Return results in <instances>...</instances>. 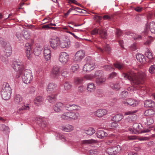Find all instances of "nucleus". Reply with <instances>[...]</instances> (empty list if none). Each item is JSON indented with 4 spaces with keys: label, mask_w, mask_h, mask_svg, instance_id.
<instances>
[{
    "label": "nucleus",
    "mask_w": 155,
    "mask_h": 155,
    "mask_svg": "<svg viewBox=\"0 0 155 155\" xmlns=\"http://www.w3.org/2000/svg\"><path fill=\"white\" fill-rule=\"evenodd\" d=\"M118 76V74L116 72H113L109 75L108 78L113 79L115 77Z\"/></svg>",
    "instance_id": "3c124183"
},
{
    "label": "nucleus",
    "mask_w": 155,
    "mask_h": 155,
    "mask_svg": "<svg viewBox=\"0 0 155 155\" xmlns=\"http://www.w3.org/2000/svg\"><path fill=\"white\" fill-rule=\"evenodd\" d=\"M79 68V66L77 64H75L72 66L71 68V70L74 72L77 71Z\"/></svg>",
    "instance_id": "864d4df0"
},
{
    "label": "nucleus",
    "mask_w": 155,
    "mask_h": 155,
    "mask_svg": "<svg viewBox=\"0 0 155 155\" xmlns=\"http://www.w3.org/2000/svg\"><path fill=\"white\" fill-rule=\"evenodd\" d=\"M16 104H21L23 103V98L18 94H17L15 96L14 99Z\"/></svg>",
    "instance_id": "a878e982"
},
{
    "label": "nucleus",
    "mask_w": 155,
    "mask_h": 155,
    "mask_svg": "<svg viewBox=\"0 0 155 155\" xmlns=\"http://www.w3.org/2000/svg\"><path fill=\"white\" fill-rule=\"evenodd\" d=\"M28 90H29L28 94H33L35 91V88L33 86L30 87Z\"/></svg>",
    "instance_id": "bf43d9fd"
},
{
    "label": "nucleus",
    "mask_w": 155,
    "mask_h": 155,
    "mask_svg": "<svg viewBox=\"0 0 155 155\" xmlns=\"http://www.w3.org/2000/svg\"><path fill=\"white\" fill-rule=\"evenodd\" d=\"M72 104H66L65 105H64V110H69V109H71Z\"/></svg>",
    "instance_id": "69168bd1"
},
{
    "label": "nucleus",
    "mask_w": 155,
    "mask_h": 155,
    "mask_svg": "<svg viewBox=\"0 0 155 155\" xmlns=\"http://www.w3.org/2000/svg\"><path fill=\"white\" fill-rule=\"evenodd\" d=\"M4 49V52L6 56H10L12 53V48L10 45H8L5 47Z\"/></svg>",
    "instance_id": "b1692460"
},
{
    "label": "nucleus",
    "mask_w": 155,
    "mask_h": 155,
    "mask_svg": "<svg viewBox=\"0 0 155 155\" xmlns=\"http://www.w3.org/2000/svg\"><path fill=\"white\" fill-rule=\"evenodd\" d=\"M104 70L107 71H112L114 70V68L110 65H106L103 67Z\"/></svg>",
    "instance_id": "de8ad7c7"
},
{
    "label": "nucleus",
    "mask_w": 155,
    "mask_h": 155,
    "mask_svg": "<svg viewBox=\"0 0 155 155\" xmlns=\"http://www.w3.org/2000/svg\"><path fill=\"white\" fill-rule=\"evenodd\" d=\"M107 113L105 109H99L94 113V114L97 117H101L106 114Z\"/></svg>",
    "instance_id": "aec40b11"
},
{
    "label": "nucleus",
    "mask_w": 155,
    "mask_h": 155,
    "mask_svg": "<svg viewBox=\"0 0 155 155\" xmlns=\"http://www.w3.org/2000/svg\"><path fill=\"white\" fill-rule=\"evenodd\" d=\"M12 67L15 70L18 71L19 74H21L22 72L25 69L24 63L22 61H14L13 63Z\"/></svg>",
    "instance_id": "20e7f679"
},
{
    "label": "nucleus",
    "mask_w": 155,
    "mask_h": 155,
    "mask_svg": "<svg viewBox=\"0 0 155 155\" xmlns=\"http://www.w3.org/2000/svg\"><path fill=\"white\" fill-rule=\"evenodd\" d=\"M42 49L43 48L41 47H37L34 50V54L36 56H38L41 54Z\"/></svg>",
    "instance_id": "473e14b6"
},
{
    "label": "nucleus",
    "mask_w": 155,
    "mask_h": 155,
    "mask_svg": "<svg viewBox=\"0 0 155 155\" xmlns=\"http://www.w3.org/2000/svg\"><path fill=\"white\" fill-rule=\"evenodd\" d=\"M57 95V94H55L54 95L48 96L47 97V99L50 103H52L55 101Z\"/></svg>",
    "instance_id": "37998d69"
},
{
    "label": "nucleus",
    "mask_w": 155,
    "mask_h": 155,
    "mask_svg": "<svg viewBox=\"0 0 155 155\" xmlns=\"http://www.w3.org/2000/svg\"><path fill=\"white\" fill-rule=\"evenodd\" d=\"M72 84L69 82H66L64 84V89L66 91L70 90L72 87Z\"/></svg>",
    "instance_id": "e433bc0d"
},
{
    "label": "nucleus",
    "mask_w": 155,
    "mask_h": 155,
    "mask_svg": "<svg viewBox=\"0 0 155 155\" xmlns=\"http://www.w3.org/2000/svg\"><path fill=\"white\" fill-rule=\"evenodd\" d=\"M85 55L84 52L82 50H80L77 52L74 57V60L78 62L80 61L84 57Z\"/></svg>",
    "instance_id": "1a4fd4ad"
},
{
    "label": "nucleus",
    "mask_w": 155,
    "mask_h": 155,
    "mask_svg": "<svg viewBox=\"0 0 155 155\" xmlns=\"http://www.w3.org/2000/svg\"><path fill=\"white\" fill-rule=\"evenodd\" d=\"M117 124L116 123V122L114 121L112 123H111L110 125V126L112 128H114L117 127Z\"/></svg>",
    "instance_id": "774afa93"
},
{
    "label": "nucleus",
    "mask_w": 155,
    "mask_h": 155,
    "mask_svg": "<svg viewBox=\"0 0 155 155\" xmlns=\"http://www.w3.org/2000/svg\"><path fill=\"white\" fill-rule=\"evenodd\" d=\"M71 109H69V110H79L80 109V107L75 104H72L71 106Z\"/></svg>",
    "instance_id": "8fccbe9b"
},
{
    "label": "nucleus",
    "mask_w": 155,
    "mask_h": 155,
    "mask_svg": "<svg viewBox=\"0 0 155 155\" xmlns=\"http://www.w3.org/2000/svg\"><path fill=\"white\" fill-rule=\"evenodd\" d=\"M74 127L70 125H68L62 127V130L66 132H70L74 130Z\"/></svg>",
    "instance_id": "7c9ffc66"
},
{
    "label": "nucleus",
    "mask_w": 155,
    "mask_h": 155,
    "mask_svg": "<svg viewBox=\"0 0 155 155\" xmlns=\"http://www.w3.org/2000/svg\"><path fill=\"white\" fill-rule=\"evenodd\" d=\"M11 94L12 89L9 84L6 83L5 86L2 87L1 91L2 98L5 100H8L10 98Z\"/></svg>",
    "instance_id": "7ed1b4c3"
},
{
    "label": "nucleus",
    "mask_w": 155,
    "mask_h": 155,
    "mask_svg": "<svg viewBox=\"0 0 155 155\" xmlns=\"http://www.w3.org/2000/svg\"><path fill=\"white\" fill-rule=\"evenodd\" d=\"M22 34L24 38L26 40L29 39L31 38L30 32L24 30L22 31Z\"/></svg>",
    "instance_id": "f704fd0d"
},
{
    "label": "nucleus",
    "mask_w": 155,
    "mask_h": 155,
    "mask_svg": "<svg viewBox=\"0 0 155 155\" xmlns=\"http://www.w3.org/2000/svg\"><path fill=\"white\" fill-rule=\"evenodd\" d=\"M89 152L91 155H96L98 153L97 150L96 149L91 150L89 151Z\"/></svg>",
    "instance_id": "5fc2aeb1"
},
{
    "label": "nucleus",
    "mask_w": 155,
    "mask_h": 155,
    "mask_svg": "<svg viewBox=\"0 0 155 155\" xmlns=\"http://www.w3.org/2000/svg\"><path fill=\"white\" fill-rule=\"evenodd\" d=\"M153 40V38L150 36H149L147 37V41L144 43V44L146 45H149Z\"/></svg>",
    "instance_id": "a18cd8bd"
},
{
    "label": "nucleus",
    "mask_w": 155,
    "mask_h": 155,
    "mask_svg": "<svg viewBox=\"0 0 155 155\" xmlns=\"http://www.w3.org/2000/svg\"><path fill=\"white\" fill-rule=\"evenodd\" d=\"M26 52L27 57L28 59H29L32 57V52L31 51V50H30L29 48H28V50H26Z\"/></svg>",
    "instance_id": "49530a36"
},
{
    "label": "nucleus",
    "mask_w": 155,
    "mask_h": 155,
    "mask_svg": "<svg viewBox=\"0 0 155 155\" xmlns=\"http://www.w3.org/2000/svg\"><path fill=\"white\" fill-rule=\"evenodd\" d=\"M136 58L138 61L141 63H145L146 62L145 57L143 54H138L136 55Z\"/></svg>",
    "instance_id": "bb28decb"
},
{
    "label": "nucleus",
    "mask_w": 155,
    "mask_h": 155,
    "mask_svg": "<svg viewBox=\"0 0 155 155\" xmlns=\"http://www.w3.org/2000/svg\"><path fill=\"white\" fill-rule=\"evenodd\" d=\"M145 76H146V75L145 74ZM146 76L144 77L142 80H141V83L138 84H131L133 85H137L136 86V87H137V89H138V90H140V94H141L142 95H144L145 94L147 93V91L145 90V89L144 88H142V86H140V85L141 84L143 83V81L144 78H145Z\"/></svg>",
    "instance_id": "412c9836"
},
{
    "label": "nucleus",
    "mask_w": 155,
    "mask_h": 155,
    "mask_svg": "<svg viewBox=\"0 0 155 155\" xmlns=\"http://www.w3.org/2000/svg\"><path fill=\"white\" fill-rule=\"evenodd\" d=\"M122 76L125 79L129 80L131 84H138L141 83V80L145 76V73L141 71L137 73L131 71L127 73H123Z\"/></svg>",
    "instance_id": "f257e3e1"
},
{
    "label": "nucleus",
    "mask_w": 155,
    "mask_h": 155,
    "mask_svg": "<svg viewBox=\"0 0 155 155\" xmlns=\"http://www.w3.org/2000/svg\"><path fill=\"white\" fill-rule=\"evenodd\" d=\"M95 63L93 61H88L83 68V71L86 72H90L96 68Z\"/></svg>",
    "instance_id": "0eeeda50"
},
{
    "label": "nucleus",
    "mask_w": 155,
    "mask_h": 155,
    "mask_svg": "<svg viewBox=\"0 0 155 155\" xmlns=\"http://www.w3.org/2000/svg\"><path fill=\"white\" fill-rule=\"evenodd\" d=\"M91 33L94 35L98 34L101 38L104 39L106 38L107 37L106 31L101 28H95L92 31Z\"/></svg>",
    "instance_id": "423d86ee"
},
{
    "label": "nucleus",
    "mask_w": 155,
    "mask_h": 155,
    "mask_svg": "<svg viewBox=\"0 0 155 155\" xmlns=\"http://www.w3.org/2000/svg\"><path fill=\"white\" fill-rule=\"evenodd\" d=\"M70 44V41L69 40H67L61 41L60 40L59 47L61 48H67L69 47Z\"/></svg>",
    "instance_id": "6ab92c4d"
},
{
    "label": "nucleus",
    "mask_w": 155,
    "mask_h": 155,
    "mask_svg": "<svg viewBox=\"0 0 155 155\" xmlns=\"http://www.w3.org/2000/svg\"><path fill=\"white\" fill-rule=\"evenodd\" d=\"M16 36L18 39L20 41L22 42L23 41V37L22 34L21 35L20 33L17 32Z\"/></svg>",
    "instance_id": "603ef678"
},
{
    "label": "nucleus",
    "mask_w": 155,
    "mask_h": 155,
    "mask_svg": "<svg viewBox=\"0 0 155 155\" xmlns=\"http://www.w3.org/2000/svg\"><path fill=\"white\" fill-rule=\"evenodd\" d=\"M115 33L117 37L119 38L121 36L122 33L120 30L117 29L116 30Z\"/></svg>",
    "instance_id": "13d9d810"
},
{
    "label": "nucleus",
    "mask_w": 155,
    "mask_h": 155,
    "mask_svg": "<svg viewBox=\"0 0 155 155\" xmlns=\"http://www.w3.org/2000/svg\"><path fill=\"white\" fill-rule=\"evenodd\" d=\"M149 71L151 74L155 73V64L151 65L149 69Z\"/></svg>",
    "instance_id": "6e6d98bb"
},
{
    "label": "nucleus",
    "mask_w": 155,
    "mask_h": 155,
    "mask_svg": "<svg viewBox=\"0 0 155 155\" xmlns=\"http://www.w3.org/2000/svg\"><path fill=\"white\" fill-rule=\"evenodd\" d=\"M69 121L72 120H76L79 116V114L78 112H69Z\"/></svg>",
    "instance_id": "393cba45"
},
{
    "label": "nucleus",
    "mask_w": 155,
    "mask_h": 155,
    "mask_svg": "<svg viewBox=\"0 0 155 155\" xmlns=\"http://www.w3.org/2000/svg\"><path fill=\"white\" fill-rule=\"evenodd\" d=\"M96 134L99 138H102L107 135V134L102 130H98Z\"/></svg>",
    "instance_id": "c85d7f7f"
},
{
    "label": "nucleus",
    "mask_w": 155,
    "mask_h": 155,
    "mask_svg": "<svg viewBox=\"0 0 155 155\" xmlns=\"http://www.w3.org/2000/svg\"><path fill=\"white\" fill-rule=\"evenodd\" d=\"M147 122L146 124L147 125H149L152 124L154 122V120L151 118H148L147 119Z\"/></svg>",
    "instance_id": "4d7b16f0"
},
{
    "label": "nucleus",
    "mask_w": 155,
    "mask_h": 155,
    "mask_svg": "<svg viewBox=\"0 0 155 155\" xmlns=\"http://www.w3.org/2000/svg\"><path fill=\"white\" fill-rule=\"evenodd\" d=\"M137 110H135L133 111H128L125 113L124 115L125 116L127 115H132L136 112H137Z\"/></svg>",
    "instance_id": "680f3d73"
},
{
    "label": "nucleus",
    "mask_w": 155,
    "mask_h": 155,
    "mask_svg": "<svg viewBox=\"0 0 155 155\" xmlns=\"http://www.w3.org/2000/svg\"><path fill=\"white\" fill-rule=\"evenodd\" d=\"M83 144H93L96 143L97 141L95 140L91 139L90 140H84L82 141Z\"/></svg>",
    "instance_id": "72a5a7b5"
},
{
    "label": "nucleus",
    "mask_w": 155,
    "mask_h": 155,
    "mask_svg": "<svg viewBox=\"0 0 155 155\" xmlns=\"http://www.w3.org/2000/svg\"><path fill=\"white\" fill-rule=\"evenodd\" d=\"M123 117V116L122 115L118 114L114 116L112 118V120L113 121L115 122H118L122 119Z\"/></svg>",
    "instance_id": "2f4dec72"
},
{
    "label": "nucleus",
    "mask_w": 155,
    "mask_h": 155,
    "mask_svg": "<svg viewBox=\"0 0 155 155\" xmlns=\"http://www.w3.org/2000/svg\"><path fill=\"white\" fill-rule=\"evenodd\" d=\"M57 85L54 83H49L47 86L46 91L49 93H54L56 91Z\"/></svg>",
    "instance_id": "4468645a"
},
{
    "label": "nucleus",
    "mask_w": 155,
    "mask_h": 155,
    "mask_svg": "<svg viewBox=\"0 0 155 155\" xmlns=\"http://www.w3.org/2000/svg\"><path fill=\"white\" fill-rule=\"evenodd\" d=\"M60 74V68L58 66H54L51 73V76L54 78H57Z\"/></svg>",
    "instance_id": "f3484780"
},
{
    "label": "nucleus",
    "mask_w": 155,
    "mask_h": 155,
    "mask_svg": "<svg viewBox=\"0 0 155 155\" xmlns=\"http://www.w3.org/2000/svg\"><path fill=\"white\" fill-rule=\"evenodd\" d=\"M44 55L46 61L50 60L51 57V51L49 46L45 45L44 47Z\"/></svg>",
    "instance_id": "6e6552de"
},
{
    "label": "nucleus",
    "mask_w": 155,
    "mask_h": 155,
    "mask_svg": "<svg viewBox=\"0 0 155 155\" xmlns=\"http://www.w3.org/2000/svg\"><path fill=\"white\" fill-rule=\"evenodd\" d=\"M144 105L146 108L155 107V102L151 100H147L144 101Z\"/></svg>",
    "instance_id": "5701e85b"
},
{
    "label": "nucleus",
    "mask_w": 155,
    "mask_h": 155,
    "mask_svg": "<svg viewBox=\"0 0 155 155\" xmlns=\"http://www.w3.org/2000/svg\"><path fill=\"white\" fill-rule=\"evenodd\" d=\"M121 150V148L119 146H117L113 147L108 148L107 152L110 155H114L117 153Z\"/></svg>",
    "instance_id": "f8f14e48"
},
{
    "label": "nucleus",
    "mask_w": 155,
    "mask_h": 155,
    "mask_svg": "<svg viewBox=\"0 0 155 155\" xmlns=\"http://www.w3.org/2000/svg\"><path fill=\"white\" fill-rule=\"evenodd\" d=\"M145 54L147 58L151 59L153 58V56L152 53L149 51H147L145 53Z\"/></svg>",
    "instance_id": "09e8293b"
},
{
    "label": "nucleus",
    "mask_w": 155,
    "mask_h": 155,
    "mask_svg": "<svg viewBox=\"0 0 155 155\" xmlns=\"http://www.w3.org/2000/svg\"><path fill=\"white\" fill-rule=\"evenodd\" d=\"M110 86L112 89L116 91L119 90L121 87L120 86L119 83H116L114 84L111 83L110 84Z\"/></svg>",
    "instance_id": "4c0bfd02"
},
{
    "label": "nucleus",
    "mask_w": 155,
    "mask_h": 155,
    "mask_svg": "<svg viewBox=\"0 0 155 155\" xmlns=\"http://www.w3.org/2000/svg\"><path fill=\"white\" fill-rule=\"evenodd\" d=\"M123 103L125 104L129 105L133 107L137 106L138 104V101L132 99H128L126 101H123Z\"/></svg>",
    "instance_id": "dca6fc26"
},
{
    "label": "nucleus",
    "mask_w": 155,
    "mask_h": 155,
    "mask_svg": "<svg viewBox=\"0 0 155 155\" xmlns=\"http://www.w3.org/2000/svg\"><path fill=\"white\" fill-rule=\"evenodd\" d=\"M102 72L100 76H98V77L95 80L96 84L98 85H101L103 84L105 82L106 80V78L105 77L101 76Z\"/></svg>",
    "instance_id": "4be33fe9"
},
{
    "label": "nucleus",
    "mask_w": 155,
    "mask_h": 155,
    "mask_svg": "<svg viewBox=\"0 0 155 155\" xmlns=\"http://www.w3.org/2000/svg\"><path fill=\"white\" fill-rule=\"evenodd\" d=\"M60 39L58 37L51 38L50 41L51 46L54 49H56L59 48Z\"/></svg>",
    "instance_id": "9b49d317"
},
{
    "label": "nucleus",
    "mask_w": 155,
    "mask_h": 155,
    "mask_svg": "<svg viewBox=\"0 0 155 155\" xmlns=\"http://www.w3.org/2000/svg\"><path fill=\"white\" fill-rule=\"evenodd\" d=\"M69 71L67 69H63L61 71V75L64 78L68 77L69 75Z\"/></svg>",
    "instance_id": "c03bdc74"
},
{
    "label": "nucleus",
    "mask_w": 155,
    "mask_h": 155,
    "mask_svg": "<svg viewBox=\"0 0 155 155\" xmlns=\"http://www.w3.org/2000/svg\"><path fill=\"white\" fill-rule=\"evenodd\" d=\"M30 107L29 104H27L26 105L22 106V107L19 109V110H28L30 109Z\"/></svg>",
    "instance_id": "052dcab7"
},
{
    "label": "nucleus",
    "mask_w": 155,
    "mask_h": 155,
    "mask_svg": "<svg viewBox=\"0 0 155 155\" xmlns=\"http://www.w3.org/2000/svg\"><path fill=\"white\" fill-rule=\"evenodd\" d=\"M20 76H21L23 82L27 84L30 83L33 78L31 71L28 69H25L22 72L21 74L17 75L15 76V78H18Z\"/></svg>",
    "instance_id": "f03ea898"
},
{
    "label": "nucleus",
    "mask_w": 155,
    "mask_h": 155,
    "mask_svg": "<svg viewBox=\"0 0 155 155\" xmlns=\"http://www.w3.org/2000/svg\"><path fill=\"white\" fill-rule=\"evenodd\" d=\"M130 49L132 51H134L137 49L136 45L135 43H134L130 46Z\"/></svg>",
    "instance_id": "338daca9"
},
{
    "label": "nucleus",
    "mask_w": 155,
    "mask_h": 155,
    "mask_svg": "<svg viewBox=\"0 0 155 155\" xmlns=\"http://www.w3.org/2000/svg\"><path fill=\"white\" fill-rule=\"evenodd\" d=\"M96 47L97 49V50L101 52L102 53L104 51H105L108 53H109L111 51V49L109 45L107 44H106L104 46V49H102L101 48L98 46H96Z\"/></svg>",
    "instance_id": "a211bd4d"
},
{
    "label": "nucleus",
    "mask_w": 155,
    "mask_h": 155,
    "mask_svg": "<svg viewBox=\"0 0 155 155\" xmlns=\"http://www.w3.org/2000/svg\"><path fill=\"white\" fill-rule=\"evenodd\" d=\"M136 137L134 136H128L127 140H133L136 139Z\"/></svg>",
    "instance_id": "e2e57ef3"
},
{
    "label": "nucleus",
    "mask_w": 155,
    "mask_h": 155,
    "mask_svg": "<svg viewBox=\"0 0 155 155\" xmlns=\"http://www.w3.org/2000/svg\"><path fill=\"white\" fill-rule=\"evenodd\" d=\"M53 108L55 112H61L65 111L64 104L60 102H57L54 105Z\"/></svg>",
    "instance_id": "9d476101"
},
{
    "label": "nucleus",
    "mask_w": 155,
    "mask_h": 155,
    "mask_svg": "<svg viewBox=\"0 0 155 155\" xmlns=\"http://www.w3.org/2000/svg\"><path fill=\"white\" fill-rule=\"evenodd\" d=\"M147 145L148 147H151L155 145V143L153 141H150L147 143Z\"/></svg>",
    "instance_id": "0e129e2a"
},
{
    "label": "nucleus",
    "mask_w": 155,
    "mask_h": 155,
    "mask_svg": "<svg viewBox=\"0 0 155 155\" xmlns=\"http://www.w3.org/2000/svg\"><path fill=\"white\" fill-rule=\"evenodd\" d=\"M114 67L118 70H120L123 69L124 67V65L122 63H117L114 64Z\"/></svg>",
    "instance_id": "79ce46f5"
},
{
    "label": "nucleus",
    "mask_w": 155,
    "mask_h": 155,
    "mask_svg": "<svg viewBox=\"0 0 155 155\" xmlns=\"http://www.w3.org/2000/svg\"><path fill=\"white\" fill-rule=\"evenodd\" d=\"M96 87L94 84L92 83H90L88 84L87 90L88 92H94L95 90Z\"/></svg>",
    "instance_id": "cd10ccee"
},
{
    "label": "nucleus",
    "mask_w": 155,
    "mask_h": 155,
    "mask_svg": "<svg viewBox=\"0 0 155 155\" xmlns=\"http://www.w3.org/2000/svg\"><path fill=\"white\" fill-rule=\"evenodd\" d=\"M144 115L148 116H153L155 114V111L152 109L147 110L144 113Z\"/></svg>",
    "instance_id": "c756f323"
},
{
    "label": "nucleus",
    "mask_w": 155,
    "mask_h": 155,
    "mask_svg": "<svg viewBox=\"0 0 155 155\" xmlns=\"http://www.w3.org/2000/svg\"><path fill=\"white\" fill-rule=\"evenodd\" d=\"M84 81V78L82 77H78L74 79V82L76 84H79L83 83Z\"/></svg>",
    "instance_id": "ea45409f"
},
{
    "label": "nucleus",
    "mask_w": 155,
    "mask_h": 155,
    "mask_svg": "<svg viewBox=\"0 0 155 155\" xmlns=\"http://www.w3.org/2000/svg\"><path fill=\"white\" fill-rule=\"evenodd\" d=\"M44 101V97L41 96L36 97L34 100V103L37 106H40L42 104Z\"/></svg>",
    "instance_id": "2eb2a0df"
},
{
    "label": "nucleus",
    "mask_w": 155,
    "mask_h": 155,
    "mask_svg": "<svg viewBox=\"0 0 155 155\" xmlns=\"http://www.w3.org/2000/svg\"><path fill=\"white\" fill-rule=\"evenodd\" d=\"M61 116L62 119L69 121V112H64Z\"/></svg>",
    "instance_id": "58836bf2"
},
{
    "label": "nucleus",
    "mask_w": 155,
    "mask_h": 155,
    "mask_svg": "<svg viewBox=\"0 0 155 155\" xmlns=\"http://www.w3.org/2000/svg\"><path fill=\"white\" fill-rule=\"evenodd\" d=\"M58 60L63 65H65L69 61V55L66 52H61L58 55Z\"/></svg>",
    "instance_id": "39448f33"
},
{
    "label": "nucleus",
    "mask_w": 155,
    "mask_h": 155,
    "mask_svg": "<svg viewBox=\"0 0 155 155\" xmlns=\"http://www.w3.org/2000/svg\"><path fill=\"white\" fill-rule=\"evenodd\" d=\"M149 28L151 33L155 34V22L152 21L150 23Z\"/></svg>",
    "instance_id": "c9c22d12"
},
{
    "label": "nucleus",
    "mask_w": 155,
    "mask_h": 155,
    "mask_svg": "<svg viewBox=\"0 0 155 155\" xmlns=\"http://www.w3.org/2000/svg\"><path fill=\"white\" fill-rule=\"evenodd\" d=\"M95 131L93 128L90 127L87 130H85V133L89 135H91L93 134L94 133Z\"/></svg>",
    "instance_id": "a19ab883"
},
{
    "label": "nucleus",
    "mask_w": 155,
    "mask_h": 155,
    "mask_svg": "<svg viewBox=\"0 0 155 155\" xmlns=\"http://www.w3.org/2000/svg\"><path fill=\"white\" fill-rule=\"evenodd\" d=\"M102 71L99 70L96 71L94 73L87 74L84 75V78L87 80H92L97 76H100L101 73Z\"/></svg>",
    "instance_id": "ddd939ff"
}]
</instances>
